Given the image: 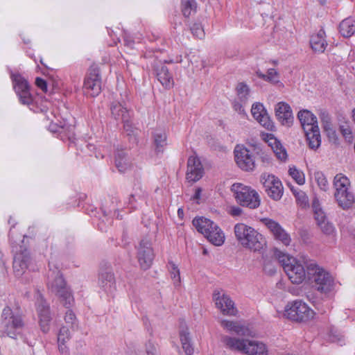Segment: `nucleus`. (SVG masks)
<instances>
[{"label":"nucleus","instance_id":"26","mask_svg":"<svg viewBox=\"0 0 355 355\" xmlns=\"http://www.w3.org/2000/svg\"><path fill=\"white\" fill-rule=\"evenodd\" d=\"M325 33L324 30H320L318 33L313 35L310 39V45L311 49L315 53H323L327 46L325 40Z\"/></svg>","mask_w":355,"mask_h":355},{"label":"nucleus","instance_id":"36","mask_svg":"<svg viewBox=\"0 0 355 355\" xmlns=\"http://www.w3.org/2000/svg\"><path fill=\"white\" fill-rule=\"evenodd\" d=\"M180 337L184 352L187 355H191L193 353V348L190 343V338L187 331L182 330L180 332Z\"/></svg>","mask_w":355,"mask_h":355},{"label":"nucleus","instance_id":"61","mask_svg":"<svg viewBox=\"0 0 355 355\" xmlns=\"http://www.w3.org/2000/svg\"><path fill=\"white\" fill-rule=\"evenodd\" d=\"M178 215L180 216V214H182L183 213V211L182 209H179L178 211Z\"/></svg>","mask_w":355,"mask_h":355},{"label":"nucleus","instance_id":"30","mask_svg":"<svg viewBox=\"0 0 355 355\" xmlns=\"http://www.w3.org/2000/svg\"><path fill=\"white\" fill-rule=\"evenodd\" d=\"M339 30L343 37H351L355 33V21L352 18L343 20L340 24Z\"/></svg>","mask_w":355,"mask_h":355},{"label":"nucleus","instance_id":"20","mask_svg":"<svg viewBox=\"0 0 355 355\" xmlns=\"http://www.w3.org/2000/svg\"><path fill=\"white\" fill-rule=\"evenodd\" d=\"M154 71L158 81L165 89H169L173 87V78L166 66L162 63L157 64L154 66Z\"/></svg>","mask_w":355,"mask_h":355},{"label":"nucleus","instance_id":"4","mask_svg":"<svg viewBox=\"0 0 355 355\" xmlns=\"http://www.w3.org/2000/svg\"><path fill=\"white\" fill-rule=\"evenodd\" d=\"M192 223L197 231L203 234L213 245L220 246L224 243L225 234L214 221L207 218L200 216L194 218Z\"/></svg>","mask_w":355,"mask_h":355},{"label":"nucleus","instance_id":"46","mask_svg":"<svg viewBox=\"0 0 355 355\" xmlns=\"http://www.w3.org/2000/svg\"><path fill=\"white\" fill-rule=\"evenodd\" d=\"M297 204L302 208L309 207V199L307 196L302 191L294 193Z\"/></svg>","mask_w":355,"mask_h":355},{"label":"nucleus","instance_id":"44","mask_svg":"<svg viewBox=\"0 0 355 355\" xmlns=\"http://www.w3.org/2000/svg\"><path fill=\"white\" fill-rule=\"evenodd\" d=\"M190 30L193 35V36L202 39L205 36V31L204 28L200 22H195L190 27Z\"/></svg>","mask_w":355,"mask_h":355},{"label":"nucleus","instance_id":"58","mask_svg":"<svg viewBox=\"0 0 355 355\" xmlns=\"http://www.w3.org/2000/svg\"><path fill=\"white\" fill-rule=\"evenodd\" d=\"M202 190L200 188H198L196 189L195 194L193 196V198L196 200H198L200 197Z\"/></svg>","mask_w":355,"mask_h":355},{"label":"nucleus","instance_id":"53","mask_svg":"<svg viewBox=\"0 0 355 355\" xmlns=\"http://www.w3.org/2000/svg\"><path fill=\"white\" fill-rule=\"evenodd\" d=\"M36 85L41 89L44 92H47V84L46 82L42 78L37 77L35 80Z\"/></svg>","mask_w":355,"mask_h":355},{"label":"nucleus","instance_id":"49","mask_svg":"<svg viewBox=\"0 0 355 355\" xmlns=\"http://www.w3.org/2000/svg\"><path fill=\"white\" fill-rule=\"evenodd\" d=\"M267 138L268 146L271 147L272 151L277 150L283 148L282 144L279 141H277V139L274 137L272 135H268Z\"/></svg>","mask_w":355,"mask_h":355},{"label":"nucleus","instance_id":"13","mask_svg":"<svg viewBox=\"0 0 355 355\" xmlns=\"http://www.w3.org/2000/svg\"><path fill=\"white\" fill-rule=\"evenodd\" d=\"M234 157L236 164L243 171H252L254 169V159L248 148L237 145L234 148Z\"/></svg>","mask_w":355,"mask_h":355},{"label":"nucleus","instance_id":"6","mask_svg":"<svg viewBox=\"0 0 355 355\" xmlns=\"http://www.w3.org/2000/svg\"><path fill=\"white\" fill-rule=\"evenodd\" d=\"M231 190L240 205L250 209H256L259 206V196L251 187L241 183H234L232 185Z\"/></svg>","mask_w":355,"mask_h":355},{"label":"nucleus","instance_id":"27","mask_svg":"<svg viewBox=\"0 0 355 355\" xmlns=\"http://www.w3.org/2000/svg\"><path fill=\"white\" fill-rule=\"evenodd\" d=\"M308 146L311 149L316 150L321 144V137L318 126H315L309 131H304Z\"/></svg>","mask_w":355,"mask_h":355},{"label":"nucleus","instance_id":"59","mask_svg":"<svg viewBox=\"0 0 355 355\" xmlns=\"http://www.w3.org/2000/svg\"><path fill=\"white\" fill-rule=\"evenodd\" d=\"M261 159L263 162H269L270 160V156H268L267 154H265L264 153H263V156L261 157Z\"/></svg>","mask_w":355,"mask_h":355},{"label":"nucleus","instance_id":"28","mask_svg":"<svg viewBox=\"0 0 355 355\" xmlns=\"http://www.w3.org/2000/svg\"><path fill=\"white\" fill-rule=\"evenodd\" d=\"M110 111L112 116L117 121H123L130 115V110L119 102H112L110 105Z\"/></svg>","mask_w":355,"mask_h":355},{"label":"nucleus","instance_id":"48","mask_svg":"<svg viewBox=\"0 0 355 355\" xmlns=\"http://www.w3.org/2000/svg\"><path fill=\"white\" fill-rule=\"evenodd\" d=\"M339 130L343 136L345 138L346 140L350 141L352 139V129L349 125L347 123L342 124L339 127Z\"/></svg>","mask_w":355,"mask_h":355},{"label":"nucleus","instance_id":"55","mask_svg":"<svg viewBox=\"0 0 355 355\" xmlns=\"http://www.w3.org/2000/svg\"><path fill=\"white\" fill-rule=\"evenodd\" d=\"M58 349L61 355H69V350L64 344H58Z\"/></svg>","mask_w":355,"mask_h":355},{"label":"nucleus","instance_id":"21","mask_svg":"<svg viewBox=\"0 0 355 355\" xmlns=\"http://www.w3.org/2000/svg\"><path fill=\"white\" fill-rule=\"evenodd\" d=\"M277 119L282 125H291L293 123V116L291 106L285 102L278 103L275 107Z\"/></svg>","mask_w":355,"mask_h":355},{"label":"nucleus","instance_id":"14","mask_svg":"<svg viewBox=\"0 0 355 355\" xmlns=\"http://www.w3.org/2000/svg\"><path fill=\"white\" fill-rule=\"evenodd\" d=\"M155 254L151 243L147 239H143L139 243L137 249V259L141 268L148 269L152 265Z\"/></svg>","mask_w":355,"mask_h":355},{"label":"nucleus","instance_id":"45","mask_svg":"<svg viewBox=\"0 0 355 355\" xmlns=\"http://www.w3.org/2000/svg\"><path fill=\"white\" fill-rule=\"evenodd\" d=\"M169 270L171 277L174 282V284L178 285L180 283V270L175 264L173 262H169Z\"/></svg>","mask_w":355,"mask_h":355},{"label":"nucleus","instance_id":"43","mask_svg":"<svg viewBox=\"0 0 355 355\" xmlns=\"http://www.w3.org/2000/svg\"><path fill=\"white\" fill-rule=\"evenodd\" d=\"M289 175L296 181L298 184H303L305 182L304 175L295 167L290 168Z\"/></svg>","mask_w":355,"mask_h":355},{"label":"nucleus","instance_id":"16","mask_svg":"<svg viewBox=\"0 0 355 355\" xmlns=\"http://www.w3.org/2000/svg\"><path fill=\"white\" fill-rule=\"evenodd\" d=\"M213 299L216 307L220 310L223 314L227 315H236V308L234 306V302L228 295H221L219 292H214Z\"/></svg>","mask_w":355,"mask_h":355},{"label":"nucleus","instance_id":"24","mask_svg":"<svg viewBox=\"0 0 355 355\" xmlns=\"http://www.w3.org/2000/svg\"><path fill=\"white\" fill-rule=\"evenodd\" d=\"M99 286L107 293H112L115 288V279L110 269L102 270L99 274Z\"/></svg>","mask_w":355,"mask_h":355},{"label":"nucleus","instance_id":"18","mask_svg":"<svg viewBox=\"0 0 355 355\" xmlns=\"http://www.w3.org/2000/svg\"><path fill=\"white\" fill-rule=\"evenodd\" d=\"M31 262L30 253L27 249L20 250L17 252L13 260V270L16 275H22L28 268Z\"/></svg>","mask_w":355,"mask_h":355},{"label":"nucleus","instance_id":"57","mask_svg":"<svg viewBox=\"0 0 355 355\" xmlns=\"http://www.w3.org/2000/svg\"><path fill=\"white\" fill-rule=\"evenodd\" d=\"M242 212V210L239 207H232L231 210V214L234 216H239Z\"/></svg>","mask_w":355,"mask_h":355},{"label":"nucleus","instance_id":"33","mask_svg":"<svg viewBox=\"0 0 355 355\" xmlns=\"http://www.w3.org/2000/svg\"><path fill=\"white\" fill-rule=\"evenodd\" d=\"M10 78L16 93L30 87L28 81L20 73H14L11 72Z\"/></svg>","mask_w":355,"mask_h":355},{"label":"nucleus","instance_id":"38","mask_svg":"<svg viewBox=\"0 0 355 355\" xmlns=\"http://www.w3.org/2000/svg\"><path fill=\"white\" fill-rule=\"evenodd\" d=\"M236 92L240 101L245 103L248 100L250 94L249 87L244 83H240L237 85Z\"/></svg>","mask_w":355,"mask_h":355},{"label":"nucleus","instance_id":"54","mask_svg":"<svg viewBox=\"0 0 355 355\" xmlns=\"http://www.w3.org/2000/svg\"><path fill=\"white\" fill-rule=\"evenodd\" d=\"M274 153L277 155V158L281 160H286L287 157V153L286 150L284 148H280L279 150L273 151Z\"/></svg>","mask_w":355,"mask_h":355},{"label":"nucleus","instance_id":"35","mask_svg":"<svg viewBox=\"0 0 355 355\" xmlns=\"http://www.w3.org/2000/svg\"><path fill=\"white\" fill-rule=\"evenodd\" d=\"M311 207L314 214V218L317 223L327 219L326 214L320 205L319 200L316 197L313 199Z\"/></svg>","mask_w":355,"mask_h":355},{"label":"nucleus","instance_id":"2","mask_svg":"<svg viewBox=\"0 0 355 355\" xmlns=\"http://www.w3.org/2000/svg\"><path fill=\"white\" fill-rule=\"evenodd\" d=\"M234 232L236 240L245 248L259 251L265 244L263 236L244 223L236 224Z\"/></svg>","mask_w":355,"mask_h":355},{"label":"nucleus","instance_id":"60","mask_svg":"<svg viewBox=\"0 0 355 355\" xmlns=\"http://www.w3.org/2000/svg\"><path fill=\"white\" fill-rule=\"evenodd\" d=\"M135 201V196L131 195L129 198L128 203L131 205L132 209H135L136 207L133 206V202Z\"/></svg>","mask_w":355,"mask_h":355},{"label":"nucleus","instance_id":"42","mask_svg":"<svg viewBox=\"0 0 355 355\" xmlns=\"http://www.w3.org/2000/svg\"><path fill=\"white\" fill-rule=\"evenodd\" d=\"M314 175L320 189L327 191L329 189V183L324 175L322 172L318 171L315 173Z\"/></svg>","mask_w":355,"mask_h":355},{"label":"nucleus","instance_id":"37","mask_svg":"<svg viewBox=\"0 0 355 355\" xmlns=\"http://www.w3.org/2000/svg\"><path fill=\"white\" fill-rule=\"evenodd\" d=\"M182 12L185 17H189L192 12L196 11V2L195 0H182Z\"/></svg>","mask_w":355,"mask_h":355},{"label":"nucleus","instance_id":"50","mask_svg":"<svg viewBox=\"0 0 355 355\" xmlns=\"http://www.w3.org/2000/svg\"><path fill=\"white\" fill-rule=\"evenodd\" d=\"M130 119V115L128 116L125 119L121 121L123 123V128L128 135H134L135 130Z\"/></svg>","mask_w":355,"mask_h":355},{"label":"nucleus","instance_id":"15","mask_svg":"<svg viewBox=\"0 0 355 355\" xmlns=\"http://www.w3.org/2000/svg\"><path fill=\"white\" fill-rule=\"evenodd\" d=\"M261 222L272 234L275 240L280 241L285 246L290 245L291 238L279 223L268 218H263Z\"/></svg>","mask_w":355,"mask_h":355},{"label":"nucleus","instance_id":"41","mask_svg":"<svg viewBox=\"0 0 355 355\" xmlns=\"http://www.w3.org/2000/svg\"><path fill=\"white\" fill-rule=\"evenodd\" d=\"M21 104L29 105L32 104L33 98L30 93V87L16 93Z\"/></svg>","mask_w":355,"mask_h":355},{"label":"nucleus","instance_id":"7","mask_svg":"<svg viewBox=\"0 0 355 355\" xmlns=\"http://www.w3.org/2000/svg\"><path fill=\"white\" fill-rule=\"evenodd\" d=\"M24 326L21 315L13 313L9 306H6L2 311L0 330L8 336L15 338Z\"/></svg>","mask_w":355,"mask_h":355},{"label":"nucleus","instance_id":"25","mask_svg":"<svg viewBox=\"0 0 355 355\" xmlns=\"http://www.w3.org/2000/svg\"><path fill=\"white\" fill-rule=\"evenodd\" d=\"M297 117L301 123L304 131H309L318 125L315 116L307 110L298 112Z\"/></svg>","mask_w":355,"mask_h":355},{"label":"nucleus","instance_id":"34","mask_svg":"<svg viewBox=\"0 0 355 355\" xmlns=\"http://www.w3.org/2000/svg\"><path fill=\"white\" fill-rule=\"evenodd\" d=\"M335 192L352 189L349 180L343 174H337L334 179Z\"/></svg>","mask_w":355,"mask_h":355},{"label":"nucleus","instance_id":"56","mask_svg":"<svg viewBox=\"0 0 355 355\" xmlns=\"http://www.w3.org/2000/svg\"><path fill=\"white\" fill-rule=\"evenodd\" d=\"M328 136L329 139L331 140L334 143H337L338 138L335 131L332 130H328Z\"/></svg>","mask_w":355,"mask_h":355},{"label":"nucleus","instance_id":"51","mask_svg":"<svg viewBox=\"0 0 355 355\" xmlns=\"http://www.w3.org/2000/svg\"><path fill=\"white\" fill-rule=\"evenodd\" d=\"M146 352L147 355H159L157 346L151 340L146 344Z\"/></svg>","mask_w":355,"mask_h":355},{"label":"nucleus","instance_id":"64","mask_svg":"<svg viewBox=\"0 0 355 355\" xmlns=\"http://www.w3.org/2000/svg\"><path fill=\"white\" fill-rule=\"evenodd\" d=\"M325 3L324 0H320V3L324 4Z\"/></svg>","mask_w":355,"mask_h":355},{"label":"nucleus","instance_id":"32","mask_svg":"<svg viewBox=\"0 0 355 355\" xmlns=\"http://www.w3.org/2000/svg\"><path fill=\"white\" fill-rule=\"evenodd\" d=\"M221 326L230 331H234L238 335L245 336L248 331L244 326L241 325L237 322L223 320L220 322Z\"/></svg>","mask_w":355,"mask_h":355},{"label":"nucleus","instance_id":"3","mask_svg":"<svg viewBox=\"0 0 355 355\" xmlns=\"http://www.w3.org/2000/svg\"><path fill=\"white\" fill-rule=\"evenodd\" d=\"M48 286L52 293H55L64 306L69 307L73 304V297L60 270L56 268H52L51 263H49Z\"/></svg>","mask_w":355,"mask_h":355},{"label":"nucleus","instance_id":"5","mask_svg":"<svg viewBox=\"0 0 355 355\" xmlns=\"http://www.w3.org/2000/svg\"><path fill=\"white\" fill-rule=\"evenodd\" d=\"M221 340L232 350H238L249 355H267L266 345L258 341L239 339L227 336H223Z\"/></svg>","mask_w":355,"mask_h":355},{"label":"nucleus","instance_id":"9","mask_svg":"<svg viewBox=\"0 0 355 355\" xmlns=\"http://www.w3.org/2000/svg\"><path fill=\"white\" fill-rule=\"evenodd\" d=\"M286 312L288 318L300 322H307L313 318L315 315L314 311L306 304L297 300Z\"/></svg>","mask_w":355,"mask_h":355},{"label":"nucleus","instance_id":"11","mask_svg":"<svg viewBox=\"0 0 355 355\" xmlns=\"http://www.w3.org/2000/svg\"><path fill=\"white\" fill-rule=\"evenodd\" d=\"M261 181L268 196L275 200H279L283 195L284 188L282 182L274 175L263 173Z\"/></svg>","mask_w":355,"mask_h":355},{"label":"nucleus","instance_id":"12","mask_svg":"<svg viewBox=\"0 0 355 355\" xmlns=\"http://www.w3.org/2000/svg\"><path fill=\"white\" fill-rule=\"evenodd\" d=\"M35 305L40 319V329L42 332L46 334L50 330V322L51 320L49 304L44 300L40 293H37Z\"/></svg>","mask_w":355,"mask_h":355},{"label":"nucleus","instance_id":"22","mask_svg":"<svg viewBox=\"0 0 355 355\" xmlns=\"http://www.w3.org/2000/svg\"><path fill=\"white\" fill-rule=\"evenodd\" d=\"M334 198L338 206L344 210L352 208L355 202V195L352 189L334 192Z\"/></svg>","mask_w":355,"mask_h":355},{"label":"nucleus","instance_id":"19","mask_svg":"<svg viewBox=\"0 0 355 355\" xmlns=\"http://www.w3.org/2000/svg\"><path fill=\"white\" fill-rule=\"evenodd\" d=\"M251 112L253 117L264 128L268 130H272L274 125L270 119L266 110L261 103H257L252 105Z\"/></svg>","mask_w":355,"mask_h":355},{"label":"nucleus","instance_id":"23","mask_svg":"<svg viewBox=\"0 0 355 355\" xmlns=\"http://www.w3.org/2000/svg\"><path fill=\"white\" fill-rule=\"evenodd\" d=\"M115 166L118 171L124 173L130 168L132 166L131 158L128 150L125 149H117L115 153Z\"/></svg>","mask_w":355,"mask_h":355},{"label":"nucleus","instance_id":"29","mask_svg":"<svg viewBox=\"0 0 355 355\" xmlns=\"http://www.w3.org/2000/svg\"><path fill=\"white\" fill-rule=\"evenodd\" d=\"M153 144L157 153H162L167 145L165 130L156 129L153 132Z\"/></svg>","mask_w":355,"mask_h":355},{"label":"nucleus","instance_id":"31","mask_svg":"<svg viewBox=\"0 0 355 355\" xmlns=\"http://www.w3.org/2000/svg\"><path fill=\"white\" fill-rule=\"evenodd\" d=\"M256 74L259 78L271 84L275 85L279 83L280 75L279 72L273 68L268 69L266 74L262 73L260 70H257Z\"/></svg>","mask_w":355,"mask_h":355},{"label":"nucleus","instance_id":"1","mask_svg":"<svg viewBox=\"0 0 355 355\" xmlns=\"http://www.w3.org/2000/svg\"><path fill=\"white\" fill-rule=\"evenodd\" d=\"M275 255L293 284H300L303 282L307 271L300 261L279 250H275Z\"/></svg>","mask_w":355,"mask_h":355},{"label":"nucleus","instance_id":"39","mask_svg":"<svg viewBox=\"0 0 355 355\" xmlns=\"http://www.w3.org/2000/svg\"><path fill=\"white\" fill-rule=\"evenodd\" d=\"M64 321L72 330L78 329V320L75 313L71 310L69 309L65 313Z\"/></svg>","mask_w":355,"mask_h":355},{"label":"nucleus","instance_id":"10","mask_svg":"<svg viewBox=\"0 0 355 355\" xmlns=\"http://www.w3.org/2000/svg\"><path fill=\"white\" fill-rule=\"evenodd\" d=\"M101 78L97 66H92L84 80L83 89L89 96H98L101 91Z\"/></svg>","mask_w":355,"mask_h":355},{"label":"nucleus","instance_id":"63","mask_svg":"<svg viewBox=\"0 0 355 355\" xmlns=\"http://www.w3.org/2000/svg\"><path fill=\"white\" fill-rule=\"evenodd\" d=\"M272 63L274 64V65H277L278 62L277 60H272Z\"/></svg>","mask_w":355,"mask_h":355},{"label":"nucleus","instance_id":"62","mask_svg":"<svg viewBox=\"0 0 355 355\" xmlns=\"http://www.w3.org/2000/svg\"><path fill=\"white\" fill-rule=\"evenodd\" d=\"M353 119L355 122V108L353 110Z\"/></svg>","mask_w":355,"mask_h":355},{"label":"nucleus","instance_id":"8","mask_svg":"<svg viewBox=\"0 0 355 355\" xmlns=\"http://www.w3.org/2000/svg\"><path fill=\"white\" fill-rule=\"evenodd\" d=\"M307 275L315 283L318 291L327 293L333 286V278L329 272L318 267L315 263H310L306 266Z\"/></svg>","mask_w":355,"mask_h":355},{"label":"nucleus","instance_id":"40","mask_svg":"<svg viewBox=\"0 0 355 355\" xmlns=\"http://www.w3.org/2000/svg\"><path fill=\"white\" fill-rule=\"evenodd\" d=\"M317 225L319 226L323 234H326L327 236L334 235L335 227L334 225L329 222L327 219L317 223Z\"/></svg>","mask_w":355,"mask_h":355},{"label":"nucleus","instance_id":"47","mask_svg":"<svg viewBox=\"0 0 355 355\" xmlns=\"http://www.w3.org/2000/svg\"><path fill=\"white\" fill-rule=\"evenodd\" d=\"M70 338L69 329L66 327H62L58 334V344H65Z\"/></svg>","mask_w":355,"mask_h":355},{"label":"nucleus","instance_id":"52","mask_svg":"<svg viewBox=\"0 0 355 355\" xmlns=\"http://www.w3.org/2000/svg\"><path fill=\"white\" fill-rule=\"evenodd\" d=\"M321 121L325 124V128L329 125L330 116L329 113L325 110H320L319 114Z\"/></svg>","mask_w":355,"mask_h":355},{"label":"nucleus","instance_id":"17","mask_svg":"<svg viewBox=\"0 0 355 355\" xmlns=\"http://www.w3.org/2000/svg\"><path fill=\"white\" fill-rule=\"evenodd\" d=\"M204 169L199 158L190 156L187 161V180L195 182L202 177Z\"/></svg>","mask_w":355,"mask_h":355}]
</instances>
